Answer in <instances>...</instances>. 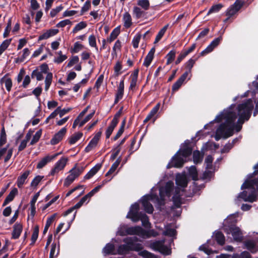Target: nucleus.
Instances as JSON below:
<instances>
[{
  "label": "nucleus",
  "instance_id": "nucleus-5",
  "mask_svg": "<svg viewBox=\"0 0 258 258\" xmlns=\"http://www.w3.org/2000/svg\"><path fill=\"white\" fill-rule=\"evenodd\" d=\"M126 218L131 219L133 222H137L141 220L143 226L146 228L150 227L151 224L149 221L148 216L145 214L139 212V205L137 203L131 206Z\"/></svg>",
  "mask_w": 258,
  "mask_h": 258
},
{
  "label": "nucleus",
  "instance_id": "nucleus-47",
  "mask_svg": "<svg viewBox=\"0 0 258 258\" xmlns=\"http://www.w3.org/2000/svg\"><path fill=\"white\" fill-rule=\"evenodd\" d=\"M223 7V5L221 4L213 6L209 10L207 15H209L212 13H218Z\"/></svg>",
  "mask_w": 258,
  "mask_h": 258
},
{
  "label": "nucleus",
  "instance_id": "nucleus-53",
  "mask_svg": "<svg viewBox=\"0 0 258 258\" xmlns=\"http://www.w3.org/2000/svg\"><path fill=\"white\" fill-rule=\"evenodd\" d=\"M39 233V228L38 226H36L33 230L31 236V244H33L36 241Z\"/></svg>",
  "mask_w": 258,
  "mask_h": 258
},
{
  "label": "nucleus",
  "instance_id": "nucleus-48",
  "mask_svg": "<svg viewBox=\"0 0 258 258\" xmlns=\"http://www.w3.org/2000/svg\"><path fill=\"white\" fill-rule=\"evenodd\" d=\"M116 125L117 124H115V122H111L110 125L107 127L105 132L106 138L107 139H108L110 137Z\"/></svg>",
  "mask_w": 258,
  "mask_h": 258
},
{
  "label": "nucleus",
  "instance_id": "nucleus-24",
  "mask_svg": "<svg viewBox=\"0 0 258 258\" xmlns=\"http://www.w3.org/2000/svg\"><path fill=\"white\" fill-rule=\"evenodd\" d=\"M122 21L123 26L126 28H130L133 24L131 15L128 12L123 14Z\"/></svg>",
  "mask_w": 258,
  "mask_h": 258
},
{
  "label": "nucleus",
  "instance_id": "nucleus-13",
  "mask_svg": "<svg viewBox=\"0 0 258 258\" xmlns=\"http://www.w3.org/2000/svg\"><path fill=\"white\" fill-rule=\"evenodd\" d=\"M134 241V238L130 237L124 239L123 242H125L126 244H122L119 246L117 249V253L119 254H125L132 249L130 244H132Z\"/></svg>",
  "mask_w": 258,
  "mask_h": 258
},
{
  "label": "nucleus",
  "instance_id": "nucleus-31",
  "mask_svg": "<svg viewBox=\"0 0 258 258\" xmlns=\"http://www.w3.org/2000/svg\"><path fill=\"white\" fill-rule=\"evenodd\" d=\"M214 237L217 243L220 245H223L225 243V237L223 233L220 231H216L214 233Z\"/></svg>",
  "mask_w": 258,
  "mask_h": 258
},
{
  "label": "nucleus",
  "instance_id": "nucleus-35",
  "mask_svg": "<svg viewBox=\"0 0 258 258\" xmlns=\"http://www.w3.org/2000/svg\"><path fill=\"white\" fill-rule=\"evenodd\" d=\"M52 81V74L51 73H47L45 79V90L47 91L50 85L51 84Z\"/></svg>",
  "mask_w": 258,
  "mask_h": 258
},
{
  "label": "nucleus",
  "instance_id": "nucleus-43",
  "mask_svg": "<svg viewBox=\"0 0 258 258\" xmlns=\"http://www.w3.org/2000/svg\"><path fill=\"white\" fill-rule=\"evenodd\" d=\"M175 55L176 51L174 50H172L169 52L166 56V58H167L166 64H169L174 60Z\"/></svg>",
  "mask_w": 258,
  "mask_h": 258
},
{
  "label": "nucleus",
  "instance_id": "nucleus-12",
  "mask_svg": "<svg viewBox=\"0 0 258 258\" xmlns=\"http://www.w3.org/2000/svg\"><path fill=\"white\" fill-rule=\"evenodd\" d=\"M126 232H119L120 236H125L127 235H137L142 238L144 229L140 226L128 227Z\"/></svg>",
  "mask_w": 258,
  "mask_h": 258
},
{
  "label": "nucleus",
  "instance_id": "nucleus-49",
  "mask_svg": "<svg viewBox=\"0 0 258 258\" xmlns=\"http://www.w3.org/2000/svg\"><path fill=\"white\" fill-rule=\"evenodd\" d=\"M87 27V24L85 22L82 21L78 23L73 30V33H76L77 32L80 31Z\"/></svg>",
  "mask_w": 258,
  "mask_h": 258
},
{
  "label": "nucleus",
  "instance_id": "nucleus-1",
  "mask_svg": "<svg viewBox=\"0 0 258 258\" xmlns=\"http://www.w3.org/2000/svg\"><path fill=\"white\" fill-rule=\"evenodd\" d=\"M252 99L243 101L236 107L232 104L224 109L215 119L217 122L224 121L217 129L215 139L219 141L221 138H227L233 135V130L239 132L244 121L248 120L253 108Z\"/></svg>",
  "mask_w": 258,
  "mask_h": 258
},
{
  "label": "nucleus",
  "instance_id": "nucleus-63",
  "mask_svg": "<svg viewBox=\"0 0 258 258\" xmlns=\"http://www.w3.org/2000/svg\"><path fill=\"white\" fill-rule=\"evenodd\" d=\"M83 48V46L82 44L78 42H76L75 43L74 45V47L72 49V52L73 53H78L79 52L82 48Z\"/></svg>",
  "mask_w": 258,
  "mask_h": 258
},
{
  "label": "nucleus",
  "instance_id": "nucleus-22",
  "mask_svg": "<svg viewBox=\"0 0 258 258\" xmlns=\"http://www.w3.org/2000/svg\"><path fill=\"white\" fill-rule=\"evenodd\" d=\"M58 32V29H51L47 31L39 37V40L47 39L48 38L54 36Z\"/></svg>",
  "mask_w": 258,
  "mask_h": 258
},
{
  "label": "nucleus",
  "instance_id": "nucleus-30",
  "mask_svg": "<svg viewBox=\"0 0 258 258\" xmlns=\"http://www.w3.org/2000/svg\"><path fill=\"white\" fill-rule=\"evenodd\" d=\"M1 83L5 84L6 89L10 91L12 86V80L6 75L4 76L1 80Z\"/></svg>",
  "mask_w": 258,
  "mask_h": 258
},
{
  "label": "nucleus",
  "instance_id": "nucleus-54",
  "mask_svg": "<svg viewBox=\"0 0 258 258\" xmlns=\"http://www.w3.org/2000/svg\"><path fill=\"white\" fill-rule=\"evenodd\" d=\"M90 7H91V2L89 0H87L83 6L81 8L80 15L82 16L84 14V13L87 12L90 9Z\"/></svg>",
  "mask_w": 258,
  "mask_h": 258
},
{
  "label": "nucleus",
  "instance_id": "nucleus-46",
  "mask_svg": "<svg viewBox=\"0 0 258 258\" xmlns=\"http://www.w3.org/2000/svg\"><path fill=\"white\" fill-rule=\"evenodd\" d=\"M32 78H36L37 81H41L43 79V74L38 70L33 71L31 74Z\"/></svg>",
  "mask_w": 258,
  "mask_h": 258
},
{
  "label": "nucleus",
  "instance_id": "nucleus-38",
  "mask_svg": "<svg viewBox=\"0 0 258 258\" xmlns=\"http://www.w3.org/2000/svg\"><path fill=\"white\" fill-rule=\"evenodd\" d=\"M168 27V24L165 25L162 29H161L159 32L158 33L157 35H156L154 43H157L158 41H159L163 36L164 35L165 32L166 31L167 28Z\"/></svg>",
  "mask_w": 258,
  "mask_h": 258
},
{
  "label": "nucleus",
  "instance_id": "nucleus-61",
  "mask_svg": "<svg viewBox=\"0 0 258 258\" xmlns=\"http://www.w3.org/2000/svg\"><path fill=\"white\" fill-rule=\"evenodd\" d=\"M63 7L62 5H60L54 9L51 10L50 12V15L51 17H55L58 13L61 11L63 9Z\"/></svg>",
  "mask_w": 258,
  "mask_h": 258
},
{
  "label": "nucleus",
  "instance_id": "nucleus-6",
  "mask_svg": "<svg viewBox=\"0 0 258 258\" xmlns=\"http://www.w3.org/2000/svg\"><path fill=\"white\" fill-rule=\"evenodd\" d=\"M175 181L177 187L175 189V194L172 199L174 205L177 207H179L181 204L180 192L182 191L179 187L184 188L187 186L188 183V179L185 172L177 174L176 176Z\"/></svg>",
  "mask_w": 258,
  "mask_h": 258
},
{
  "label": "nucleus",
  "instance_id": "nucleus-27",
  "mask_svg": "<svg viewBox=\"0 0 258 258\" xmlns=\"http://www.w3.org/2000/svg\"><path fill=\"white\" fill-rule=\"evenodd\" d=\"M59 252V243L57 246L56 244L53 243L51 245V248L50 251L49 258L56 257Z\"/></svg>",
  "mask_w": 258,
  "mask_h": 258
},
{
  "label": "nucleus",
  "instance_id": "nucleus-44",
  "mask_svg": "<svg viewBox=\"0 0 258 258\" xmlns=\"http://www.w3.org/2000/svg\"><path fill=\"white\" fill-rule=\"evenodd\" d=\"M120 162V159H118L111 166L110 169L108 170V171L106 173L105 176H107L113 173L116 168L118 167V165H119Z\"/></svg>",
  "mask_w": 258,
  "mask_h": 258
},
{
  "label": "nucleus",
  "instance_id": "nucleus-21",
  "mask_svg": "<svg viewBox=\"0 0 258 258\" xmlns=\"http://www.w3.org/2000/svg\"><path fill=\"white\" fill-rule=\"evenodd\" d=\"M8 146L5 148L0 149V159L7 152V156L4 159L5 162H8L11 158L13 154V149H9L8 150Z\"/></svg>",
  "mask_w": 258,
  "mask_h": 258
},
{
  "label": "nucleus",
  "instance_id": "nucleus-50",
  "mask_svg": "<svg viewBox=\"0 0 258 258\" xmlns=\"http://www.w3.org/2000/svg\"><path fill=\"white\" fill-rule=\"evenodd\" d=\"M122 69V65L120 61H117L115 63L114 67V75L115 76H118L122 73L121 71Z\"/></svg>",
  "mask_w": 258,
  "mask_h": 258
},
{
  "label": "nucleus",
  "instance_id": "nucleus-7",
  "mask_svg": "<svg viewBox=\"0 0 258 258\" xmlns=\"http://www.w3.org/2000/svg\"><path fill=\"white\" fill-rule=\"evenodd\" d=\"M83 167H78L75 166L70 171V174L67 177L64 182V185L68 186L74 180L78 177L83 171Z\"/></svg>",
  "mask_w": 258,
  "mask_h": 258
},
{
  "label": "nucleus",
  "instance_id": "nucleus-4",
  "mask_svg": "<svg viewBox=\"0 0 258 258\" xmlns=\"http://www.w3.org/2000/svg\"><path fill=\"white\" fill-rule=\"evenodd\" d=\"M189 143L188 141H185L183 148H181L178 152L171 159V161L167 165V168L172 167H180L186 161V158L188 157L192 152V149L188 146Z\"/></svg>",
  "mask_w": 258,
  "mask_h": 258
},
{
  "label": "nucleus",
  "instance_id": "nucleus-56",
  "mask_svg": "<svg viewBox=\"0 0 258 258\" xmlns=\"http://www.w3.org/2000/svg\"><path fill=\"white\" fill-rule=\"evenodd\" d=\"M141 38V35L140 34H137L134 37L132 40L133 46L135 48H137L139 46V43Z\"/></svg>",
  "mask_w": 258,
  "mask_h": 258
},
{
  "label": "nucleus",
  "instance_id": "nucleus-9",
  "mask_svg": "<svg viewBox=\"0 0 258 258\" xmlns=\"http://www.w3.org/2000/svg\"><path fill=\"white\" fill-rule=\"evenodd\" d=\"M224 231L227 234H231L233 239L235 241H240L242 239V233L237 227L233 225L228 227L224 226Z\"/></svg>",
  "mask_w": 258,
  "mask_h": 258
},
{
  "label": "nucleus",
  "instance_id": "nucleus-58",
  "mask_svg": "<svg viewBox=\"0 0 258 258\" xmlns=\"http://www.w3.org/2000/svg\"><path fill=\"white\" fill-rule=\"evenodd\" d=\"M160 104L159 103H157L150 111L148 116L152 118L157 113L160 108Z\"/></svg>",
  "mask_w": 258,
  "mask_h": 258
},
{
  "label": "nucleus",
  "instance_id": "nucleus-18",
  "mask_svg": "<svg viewBox=\"0 0 258 258\" xmlns=\"http://www.w3.org/2000/svg\"><path fill=\"white\" fill-rule=\"evenodd\" d=\"M67 132V128L64 127L62 128L58 133H57L52 139L50 143L52 145H56L60 141Z\"/></svg>",
  "mask_w": 258,
  "mask_h": 258
},
{
  "label": "nucleus",
  "instance_id": "nucleus-25",
  "mask_svg": "<svg viewBox=\"0 0 258 258\" xmlns=\"http://www.w3.org/2000/svg\"><path fill=\"white\" fill-rule=\"evenodd\" d=\"M18 192V189L16 188L15 187L13 188L9 193V194L8 195V196L6 197L3 203V206L7 205L10 202L12 201L14 199L15 197L17 195Z\"/></svg>",
  "mask_w": 258,
  "mask_h": 258
},
{
  "label": "nucleus",
  "instance_id": "nucleus-59",
  "mask_svg": "<svg viewBox=\"0 0 258 258\" xmlns=\"http://www.w3.org/2000/svg\"><path fill=\"white\" fill-rule=\"evenodd\" d=\"M43 176H40V175L36 176L31 181V186L32 187H36V186L38 185V184L41 181V180L43 179Z\"/></svg>",
  "mask_w": 258,
  "mask_h": 258
},
{
  "label": "nucleus",
  "instance_id": "nucleus-57",
  "mask_svg": "<svg viewBox=\"0 0 258 258\" xmlns=\"http://www.w3.org/2000/svg\"><path fill=\"white\" fill-rule=\"evenodd\" d=\"M54 217H55V216L52 215L51 217L47 218L46 224H45V226L44 230H43L44 233L47 232L49 227L52 224Z\"/></svg>",
  "mask_w": 258,
  "mask_h": 258
},
{
  "label": "nucleus",
  "instance_id": "nucleus-37",
  "mask_svg": "<svg viewBox=\"0 0 258 258\" xmlns=\"http://www.w3.org/2000/svg\"><path fill=\"white\" fill-rule=\"evenodd\" d=\"M238 140V138L234 139L231 143H228L226 144L223 148L221 150V153H224L228 152L233 147L234 143Z\"/></svg>",
  "mask_w": 258,
  "mask_h": 258
},
{
  "label": "nucleus",
  "instance_id": "nucleus-55",
  "mask_svg": "<svg viewBox=\"0 0 258 258\" xmlns=\"http://www.w3.org/2000/svg\"><path fill=\"white\" fill-rule=\"evenodd\" d=\"M41 135L42 131L41 130H39L34 135L33 139L30 143L31 145H33L37 143L39 141L40 138L41 137Z\"/></svg>",
  "mask_w": 258,
  "mask_h": 258
},
{
  "label": "nucleus",
  "instance_id": "nucleus-32",
  "mask_svg": "<svg viewBox=\"0 0 258 258\" xmlns=\"http://www.w3.org/2000/svg\"><path fill=\"white\" fill-rule=\"evenodd\" d=\"M255 241L252 240H247L245 242L246 248L250 250L252 252H255L257 250L255 249Z\"/></svg>",
  "mask_w": 258,
  "mask_h": 258
},
{
  "label": "nucleus",
  "instance_id": "nucleus-42",
  "mask_svg": "<svg viewBox=\"0 0 258 258\" xmlns=\"http://www.w3.org/2000/svg\"><path fill=\"white\" fill-rule=\"evenodd\" d=\"M144 231L145 232L142 236V238H147L151 236L155 237L158 235V233L153 229L149 230H144Z\"/></svg>",
  "mask_w": 258,
  "mask_h": 258
},
{
  "label": "nucleus",
  "instance_id": "nucleus-29",
  "mask_svg": "<svg viewBox=\"0 0 258 258\" xmlns=\"http://www.w3.org/2000/svg\"><path fill=\"white\" fill-rule=\"evenodd\" d=\"M120 33V26H118L116 27L111 32L110 34L109 37L107 39V41L109 43H111L113 40H114L118 35Z\"/></svg>",
  "mask_w": 258,
  "mask_h": 258
},
{
  "label": "nucleus",
  "instance_id": "nucleus-26",
  "mask_svg": "<svg viewBox=\"0 0 258 258\" xmlns=\"http://www.w3.org/2000/svg\"><path fill=\"white\" fill-rule=\"evenodd\" d=\"M101 164H97L94 166L84 176L85 179H89L92 177L100 169Z\"/></svg>",
  "mask_w": 258,
  "mask_h": 258
},
{
  "label": "nucleus",
  "instance_id": "nucleus-36",
  "mask_svg": "<svg viewBox=\"0 0 258 258\" xmlns=\"http://www.w3.org/2000/svg\"><path fill=\"white\" fill-rule=\"evenodd\" d=\"M203 155L201 154L200 151H195L193 153V160L196 164L201 163L203 160Z\"/></svg>",
  "mask_w": 258,
  "mask_h": 258
},
{
  "label": "nucleus",
  "instance_id": "nucleus-40",
  "mask_svg": "<svg viewBox=\"0 0 258 258\" xmlns=\"http://www.w3.org/2000/svg\"><path fill=\"white\" fill-rule=\"evenodd\" d=\"M188 173L189 176L191 177L194 180L198 179V173L195 166H191L188 168Z\"/></svg>",
  "mask_w": 258,
  "mask_h": 258
},
{
  "label": "nucleus",
  "instance_id": "nucleus-34",
  "mask_svg": "<svg viewBox=\"0 0 258 258\" xmlns=\"http://www.w3.org/2000/svg\"><path fill=\"white\" fill-rule=\"evenodd\" d=\"M83 136L82 133L79 132L75 133L72 135L69 140V143L70 144H75L78 140H79Z\"/></svg>",
  "mask_w": 258,
  "mask_h": 258
},
{
  "label": "nucleus",
  "instance_id": "nucleus-33",
  "mask_svg": "<svg viewBox=\"0 0 258 258\" xmlns=\"http://www.w3.org/2000/svg\"><path fill=\"white\" fill-rule=\"evenodd\" d=\"M133 14L136 19H139L144 16V12L140 8L135 6L133 8Z\"/></svg>",
  "mask_w": 258,
  "mask_h": 258
},
{
  "label": "nucleus",
  "instance_id": "nucleus-64",
  "mask_svg": "<svg viewBox=\"0 0 258 258\" xmlns=\"http://www.w3.org/2000/svg\"><path fill=\"white\" fill-rule=\"evenodd\" d=\"M183 83V82L179 78L176 81V82L173 85L172 87V91H176L178 90L179 88L181 87Z\"/></svg>",
  "mask_w": 258,
  "mask_h": 258
},
{
  "label": "nucleus",
  "instance_id": "nucleus-52",
  "mask_svg": "<svg viewBox=\"0 0 258 258\" xmlns=\"http://www.w3.org/2000/svg\"><path fill=\"white\" fill-rule=\"evenodd\" d=\"M139 255L145 258H158L154 254L144 250L139 252Z\"/></svg>",
  "mask_w": 258,
  "mask_h": 258
},
{
  "label": "nucleus",
  "instance_id": "nucleus-39",
  "mask_svg": "<svg viewBox=\"0 0 258 258\" xmlns=\"http://www.w3.org/2000/svg\"><path fill=\"white\" fill-rule=\"evenodd\" d=\"M137 5L145 11L149 10L150 7V2L149 0H138Z\"/></svg>",
  "mask_w": 258,
  "mask_h": 258
},
{
  "label": "nucleus",
  "instance_id": "nucleus-28",
  "mask_svg": "<svg viewBox=\"0 0 258 258\" xmlns=\"http://www.w3.org/2000/svg\"><path fill=\"white\" fill-rule=\"evenodd\" d=\"M103 252L105 254H115L116 252L115 250L114 245L112 243H107L104 247L102 250Z\"/></svg>",
  "mask_w": 258,
  "mask_h": 258
},
{
  "label": "nucleus",
  "instance_id": "nucleus-41",
  "mask_svg": "<svg viewBox=\"0 0 258 258\" xmlns=\"http://www.w3.org/2000/svg\"><path fill=\"white\" fill-rule=\"evenodd\" d=\"M163 235L173 237L176 234V230L170 228V225H167L165 227V230L163 233Z\"/></svg>",
  "mask_w": 258,
  "mask_h": 258
},
{
  "label": "nucleus",
  "instance_id": "nucleus-14",
  "mask_svg": "<svg viewBox=\"0 0 258 258\" xmlns=\"http://www.w3.org/2000/svg\"><path fill=\"white\" fill-rule=\"evenodd\" d=\"M243 2L240 0H236L227 10L226 15L230 17L235 15L243 6Z\"/></svg>",
  "mask_w": 258,
  "mask_h": 258
},
{
  "label": "nucleus",
  "instance_id": "nucleus-60",
  "mask_svg": "<svg viewBox=\"0 0 258 258\" xmlns=\"http://www.w3.org/2000/svg\"><path fill=\"white\" fill-rule=\"evenodd\" d=\"M72 24V22L69 19H66L60 21L58 23L56 26L58 28H63L67 25H71Z\"/></svg>",
  "mask_w": 258,
  "mask_h": 258
},
{
  "label": "nucleus",
  "instance_id": "nucleus-62",
  "mask_svg": "<svg viewBox=\"0 0 258 258\" xmlns=\"http://www.w3.org/2000/svg\"><path fill=\"white\" fill-rule=\"evenodd\" d=\"M125 120H124L121 123V125L120 127L119 130H118V132L117 133L115 136L114 137L113 139L114 141L116 140L118 138H119L120 136L122 134L123 131H124V127L125 125Z\"/></svg>",
  "mask_w": 258,
  "mask_h": 258
},
{
  "label": "nucleus",
  "instance_id": "nucleus-45",
  "mask_svg": "<svg viewBox=\"0 0 258 258\" xmlns=\"http://www.w3.org/2000/svg\"><path fill=\"white\" fill-rule=\"evenodd\" d=\"M89 45L92 47H94L97 52L98 51V48L96 44V37L94 35H91L88 38Z\"/></svg>",
  "mask_w": 258,
  "mask_h": 258
},
{
  "label": "nucleus",
  "instance_id": "nucleus-15",
  "mask_svg": "<svg viewBox=\"0 0 258 258\" xmlns=\"http://www.w3.org/2000/svg\"><path fill=\"white\" fill-rule=\"evenodd\" d=\"M101 136V132H99L92 138L90 141L87 146L85 148V151L86 152H90L92 149L95 148L99 141Z\"/></svg>",
  "mask_w": 258,
  "mask_h": 258
},
{
  "label": "nucleus",
  "instance_id": "nucleus-17",
  "mask_svg": "<svg viewBox=\"0 0 258 258\" xmlns=\"http://www.w3.org/2000/svg\"><path fill=\"white\" fill-rule=\"evenodd\" d=\"M30 173V170H26L18 177L16 184L19 188H22L24 184L26 183L27 179Z\"/></svg>",
  "mask_w": 258,
  "mask_h": 258
},
{
  "label": "nucleus",
  "instance_id": "nucleus-10",
  "mask_svg": "<svg viewBox=\"0 0 258 258\" xmlns=\"http://www.w3.org/2000/svg\"><path fill=\"white\" fill-rule=\"evenodd\" d=\"M68 158L61 157L54 165V167L51 170L49 175L53 176L62 170L67 164Z\"/></svg>",
  "mask_w": 258,
  "mask_h": 258
},
{
  "label": "nucleus",
  "instance_id": "nucleus-51",
  "mask_svg": "<svg viewBox=\"0 0 258 258\" xmlns=\"http://www.w3.org/2000/svg\"><path fill=\"white\" fill-rule=\"evenodd\" d=\"M11 39L5 40L0 45V55L8 48L10 44Z\"/></svg>",
  "mask_w": 258,
  "mask_h": 258
},
{
  "label": "nucleus",
  "instance_id": "nucleus-23",
  "mask_svg": "<svg viewBox=\"0 0 258 258\" xmlns=\"http://www.w3.org/2000/svg\"><path fill=\"white\" fill-rule=\"evenodd\" d=\"M23 226L20 223H16L13 227V231L12 232V237L14 239H17L19 237L22 231Z\"/></svg>",
  "mask_w": 258,
  "mask_h": 258
},
{
  "label": "nucleus",
  "instance_id": "nucleus-11",
  "mask_svg": "<svg viewBox=\"0 0 258 258\" xmlns=\"http://www.w3.org/2000/svg\"><path fill=\"white\" fill-rule=\"evenodd\" d=\"M213 161V158L212 156H208L205 161L206 165V170L203 174V178L204 179H209L211 177L214 172V170L212 168V162Z\"/></svg>",
  "mask_w": 258,
  "mask_h": 258
},
{
  "label": "nucleus",
  "instance_id": "nucleus-19",
  "mask_svg": "<svg viewBox=\"0 0 258 258\" xmlns=\"http://www.w3.org/2000/svg\"><path fill=\"white\" fill-rule=\"evenodd\" d=\"M124 79H123L120 81L119 85L117 87V92L115 95V99L114 101L115 103H117L122 98L124 93Z\"/></svg>",
  "mask_w": 258,
  "mask_h": 258
},
{
  "label": "nucleus",
  "instance_id": "nucleus-20",
  "mask_svg": "<svg viewBox=\"0 0 258 258\" xmlns=\"http://www.w3.org/2000/svg\"><path fill=\"white\" fill-rule=\"evenodd\" d=\"M61 153H58L54 154L52 156H47L42 158L37 164V168L41 169L46 165L48 162L55 158L58 155L60 154Z\"/></svg>",
  "mask_w": 258,
  "mask_h": 258
},
{
  "label": "nucleus",
  "instance_id": "nucleus-8",
  "mask_svg": "<svg viewBox=\"0 0 258 258\" xmlns=\"http://www.w3.org/2000/svg\"><path fill=\"white\" fill-rule=\"evenodd\" d=\"M151 247L155 250L158 251L165 255H169L171 252L170 247L164 244V240L154 242L151 244Z\"/></svg>",
  "mask_w": 258,
  "mask_h": 258
},
{
  "label": "nucleus",
  "instance_id": "nucleus-2",
  "mask_svg": "<svg viewBox=\"0 0 258 258\" xmlns=\"http://www.w3.org/2000/svg\"><path fill=\"white\" fill-rule=\"evenodd\" d=\"M253 168L254 171L247 175L246 179L241 187L242 189H247L248 190H244L240 192L237 197L236 201L242 199L245 202L253 203L257 201L258 194L255 188L256 187L258 190V163L254 166Z\"/></svg>",
  "mask_w": 258,
  "mask_h": 258
},
{
  "label": "nucleus",
  "instance_id": "nucleus-16",
  "mask_svg": "<svg viewBox=\"0 0 258 258\" xmlns=\"http://www.w3.org/2000/svg\"><path fill=\"white\" fill-rule=\"evenodd\" d=\"M221 40V36L215 38L211 42L206 49L201 52V54L204 55L212 52L213 49L219 45Z\"/></svg>",
  "mask_w": 258,
  "mask_h": 258
},
{
  "label": "nucleus",
  "instance_id": "nucleus-3",
  "mask_svg": "<svg viewBox=\"0 0 258 258\" xmlns=\"http://www.w3.org/2000/svg\"><path fill=\"white\" fill-rule=\"evenodd\" d=\"M173 186V182L169 181L166 183L164 186L160 187L159 188L160 198L153 194L143 197L141 199V201L144 210L149 214L153 213L154 208L152 204H150V201L152 202L154 204H157L159 206L164 205L165 198H169L170 197Z\"/></svg>",
  "mask_w": 258,
  "mask_h": 258
}]
</instances>
